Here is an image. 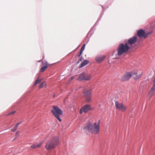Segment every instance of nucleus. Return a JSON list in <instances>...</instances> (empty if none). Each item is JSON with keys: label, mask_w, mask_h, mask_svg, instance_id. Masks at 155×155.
<instances>
[{"label": "nucleus", "mask_w": 155, "mask_h": 155, "mask_svg": "<svg viewBox=\"0 0 155 155\" xmlns=\"http://www.w3.org/2000/svg\"><path fill=\"white\" fill-rule=\"evenodd\" d=\"M84 129H87L92 134H97L100 131V121H98L96 122L93 125L89 123L84 127Z\"/></svg>", "instance_id": "nucleus-1"}, {"label": "nucleus", "mask_w": 155, "mask_h": 155, "mask_svg": "<svg viewBox=\"0 0 155 155\" xmlns=\"http://www.w3.org/2000/svg\"><path fill=\"white\" fill-rule=\"evenodd\" d=\"M130 48V46L127 43L120 44L117 49V54H115L116 58H119L123 54L127 52Z\"/></svg>", "instance_id": "nucleus-2"}, {"label": "nucleus", "mask_w": 155, "mask_h": 155, "mask_svg": "<svg viewBox=\"0 0 155 155\" xmlns=\"http://www.w3.org/2000/svg\"><path fill=\"white\" fill-rule=\"evenodd\" d=\"M59 143L58 138L55 137L47 143L45 147L47 150H50L54 149Z\"/></svg>", "instance_id": "nucleus-3"}, {"label": "nucleus", "mask_w": 155, "mask_h": 155, "mask_svg": "<svg viewBox=\"0 0 155 155\" xmlns=\"http://www.w3.org/2000/svg\"><path fill=\"white\" fill-rule=\"evenodd\" d=\"M53 109L51 110V113L59 121L61 122V120L60 116L62 115V111L57 106H53Z\"/></svg>", "instance_id": "nucleus-4"}, {"label": "nucleus", "mask_w": 155, "mask_h": 155, "mask_svg": "<svg viewBox=\"0 0 155 155\" xmlns=\"http://www.w3.org/2000/svg\"><path fill=\"white\" fill-rule=\"evenodd\" d=\"M92 78L91 75V74L82 73L80 74L78 79L79 81L86 80L89 81L91 80Z\"/></svg>", "instance_id": "nucleus-5"}, {"label": "nucleus", "mask_w": 155, "mask_h": 155, "mask_svg": "<svg viewBox=\"0 0 155 155\" xmlns=\"http://www.w3.org/2000/svg\"><path fill=\"white\" fill-rule=\"evenodd\" d=\"M115 105L117 109L123 112L124 111L127 109V107L121 103H119L118 101L115 102Z\"/></svg>", "instance_id": "nucleus-6"}, {"label": "nucleus", "mask_w": 155, "mask_h": 155, "mask_svg": "<svg viewBox=\"0 0 155 155\" xmlns=\"http://www.w3.org/2000/svg\"><path fill=\"white\" fill-rule=\"evenodd\" d=\"M153 32V31H151V32H148L147 33L146 35L145 36L144 35L145 34V31L143 30L140 29L138 30L137 31V35L138 36L140 37H146L147 36L149 35H150Z\"/></svg>", "instance_id": "nucleus-7"}, {"label": "nucleus", "mask_w": 155, "mask_h": 155, "mask_svg": "<svg viewBox=\"0 0 155 155\" xmlns=\"http://www.w3.org/2000/svg\"><path fill=\"white\" fill-rule=\"evenodd\" d=\"M131 76L133 77L135 79H139L141 76L142 72L138 71H134L131 72Z\"/></svg>", "instance_id": "nucleus-8"}, {"label": "nucleus", "mask_w": 155, "mask_h": 155, "mask_svg": "<svg viewBox=\"0 0 155 155\" xmlns=\"http://www.w3.org/2000/svg\"><path fill=\"white\" fill-rule=\"evenodd\" d=\"M91 110V107L90 105H86L80 109L79 113L80 114H81L83 112L86 113L89 110Z\"/></svg>", "instance_id": "nucleus-9"}, {"label": "nucleus", "mask_w": 155, "mask_h": 155, "mask_svg": "<svg viewBox=\"0 0 155 155\" xmlns=\"http://www.w3.org/2000/svg\"><path fill=\"white\" fill-rule=\"evenodd\" d=\"M137 37L136 36H134L128 39L127 43V44L128 45L130 46H130L135 44V43L137 41Z\"/></svg>", "instance_id": "nucleus-10"}, {"label": "nucleus", "mask_w": 155, "mask_h": 155, "mask_svg": "<svg viewBox=\"0 0 155 155\" xmlns=\"http://www.w3.org/2000/svg\"><path fill=\"white\" fill-rule=\"evenodd\" d=\"M155 94V87L152 86L148 92V97L150 100L151 97Z\"/></svg>", "instance_id": "nucleus-11"}, {"label": "nucleus", "mask_w": 155, "mask_h": 155, "mask_svg": "<svg viewBox=\"0 0 155 155\" xmlns=\"http://www.w3.org/2000/svg\"><path fill=\"white\" fill-rule=\"evenodd\" d=\"M131 72L126 73L122 78L121 79V81H124L128 80L131 77Z\"/></svg>", "instance_id": "nucleus-12"}, {"label": "nucleus", "mask_w": 155, "mask_h": 155, "mask_svg": "<svg viewBox=\"0 0 155 155\" xmlns=\"http://www.w3.org/2000/svg\"><path fill=\"white\" fill-rule=\"evenodd\" d=\"M106 57V56L104 55H98L96 57L95 59L97 62L100 63L103 61Z\"/></svg>", "instance_id": "nucleus-13"}, {"label": "nucleus", "mask_w": 155, "mask_h": 155, "mask_svg": "<svg viewBox=\"0 0 155 155\" xmlns=\"http://www.w3.org/2000/svg\"><path fill=\"white\" fill-rule=\"evenodd\" d=\"M91 92V91L90 88L85 89L83 93L85 96H89Z\"/></svg>", "instance_id": "nucleus-14"}, {"label": "nucleus", "mask_w": 155, "mask_h": 155, "mask_svg": "<svg viewBox=\"0 0 155 155\" xmlns=\"http://www.w3.org/2000/svg\"><path fill=\"white\" fill-rule=\"evenodd\" d=\"M42 143L40 142L39 143H35L32 145L31 147V148H38L40 147L42 144Z\"/></svg>", "instance_id": "nucleus-15"}, {"label": "nucleus", "mask_w": 155, "mask_h": 155, "mask_svg": "<svg viewBox=\"0 0 155 155\" xmlns=\"http://www.w3.org/2000/svg\"><path fill=\"white\" fill-rule=\"evenodd\" d=\"M89 63V61L88 60H84L81 64L80 66L79 67V68H81L85 66V65L88 64Z\"/></svg>", "instance_id": "nucleus-16"}, {"label": "nucleus", "mask_w": 155, "mask_h": 155, "mask_svg": "<svg viewBox=\"0 0 155 155\" xmlns=\"http://www.w3.org/2000/svg\"><path fill=\"white\" fill-rule=\"evenodd\" d=\"M44 57L43 56L42 59L41 60L39 61L38 62H40L41 61L42 66H43V67H46V68H47L48 66L49 65L48 63V62L46 61H42V60L44 59Z\"/></svg>", "instance_id": "nucleus-17"}, {"label": "nucleus", "mask_w": 155, "mask_h": 155, "mask_svg": "<svg viewBox=\"0 0 155 155\" xmlns=\"http://www.w3.org/2000/svg\"><path fill=\"white\" fill-rule=\"evenodd\" d=\"M46 85V84L45 82H43L41 83L39 85V88H41L45 87Z\"/></svg>", "instance_id": "nucleus-18"}, {"label": "nucleus", "mask_w": 155, "mask_h": 155, "mask_svg": "<svg viewBox=\"0 0 155 155\" xmlns=\"http://www.w3.org/2000/svg\"><path fill=\"white\" fill-rule=\"evenodd\" d=\"M41 79H39V78H38V79L35 81L34 85H36L40 83L41 81Z\"/></svg>", "instance_id": "nucleus-19"}, {"label": "nucleus", "mask_w": 155, "mask_h": 155, "mask_svg": "<svg viewBox=\"0 0 155 155\" xmlns=\"http://www.w3.org/2000/svg\"><path fill=\"white\" fill-rule=\"evenodd\" d=\"M152 82H153L152 86L155 87V75H154L152 78Z\"/></svg>", "instance_id": "nucleus-20"}, {"label": "nucleus", "mask_w": 155, "mask_h": 155, "mask_svg": "<svg viewBox=\"0 0 155 155\" xmlns=\"http://www.w3.org/2000/svg\"><path fill=\"white\" fill-rule=\"evenodd\" d=\"M47 68L46 67H42L40 70V72H43Z\"/></svg>", "instance_id": "nucleus-21"}, {"label": "nucleus", "mask_w": 155, "mask_h": 155, "mask_svg": "<svg viewBox=\"0 0 155 155\" xmlns=\"http://www.w3.org/2000/svg\"><path fill=\"white\" fill-rule=\"evenodd\" d=\"M87 97L86 99V101L88 102H90L91 100V97L90 96H87Z\"/></svg>", "instance_id": "nucleus-22"}, {"label": "nucleus", "mask_w": 155, "mask_h": 155, "mask_svg": "<svg viewBox=\"0 0 155 155\" xmlns=\"http://www.w3.org/2000/svg\"><path fill=\"white\" fill-rule=\"evenodd\" d=\"M17 128L18 127L15 125L13 128L11 129V131L12 132H15L17 129Z\"/></svg>", "instance_id": "nucleus-23"}, {"label": "nucleus", "mask_w": 155, "mask_h": 155, "mask_svg": "<svg viewBox=\"0 0 155 155\" xmlns=\"http://www.w3.org/2000/svg\"><path fill=\"white\" fill-rule=\"evenodd\" d=\"M15 111H12V112H11L10 113H8L7 114V116L10 115H11L13 114H15Z\"/></svg>", "instance_id": "nucleus-24"}, {"label": "nucleus", "mask_w": 155, "mask_h": 155, "mask_svg": "<svg viewBox=\"0 0 155 155\" xmlns=\"http://www.w3.org/2000/svg\"><path fill=\"white\" fill-rule=\"evenodd\" d=\"M85 46V44H83V46L81 47V50H82V51H83L84 50V49Z\"/></svg>", "instance_id": "nucleus-25"}, {"label": "nucleus", "mask_w": 155, "mask_h": 155, "mask_svg": "<svg viewBox=\"0 0 155 155\" xmlns=\"http://www.w3.org/2000/svg\"><path fill=\"white\" fill-rule=\"evenodd\" d=\"M19 131H17V132H16L15 135V137L16 138H17L19 136Z\"/></svg>", "instance_id": "nucleus-26"}, {"label": "nucleus", "mask_w": 155, "mask_h": 155, "mask_svg": "<svg viewBox=\"0 0 155 155\" xmlns=\"http://www.w3.org/2000/svg\"><path fill=\"white\" fill-rule=\"evenodd\" d=\"M83 51L81 50V51L79 53V55L78 56V57H80L81 56V55L82 54Z\"/></svg>", "instance_id": "nucleus-27"}, {"label": "nucleus", "mask_w": 155, "mask_h": 155, "mask_svg": "<svg viewBox=\"0 0 155 155\" xmlns=\"http://www.w3.org/2000/svg\"><path fill=\"white\" fill-rule=\"evenodd\" d=\"M22 123V122H19L16 125H15L17 126V127H18V126L20 125V124H21V123Z\"/></svg>", "instance_id": "nucleus-28"}, {"label": "nucleus", "mask_w": 155, "mask_h": 155, "mask_svg": "<svg viewBox=\"0 0 155 155\" xmlns=\"http://www.w3.org/2000/svg\"><path fill=\"white\" fill-rule=\"evenodd\" d=\"M82 59V57H81L80 59L78 60L77 62V64H78L80 61H81Z\"/></svg>", "instance_id": "nucleus-29"}, {"label": "nucleus", "mask_w": 155, "mask_h": 155, "mask_svg": "<svg viewBox=\"0 0 155 155\" xmlns=\"http://www.w3.org/2000/svg\"><path fill=\"white\" fill-rule=\"evenodd\" d=\"M74 78V76H72V77L69 80V81H71L72 80H73Z\"/></svg>", "instance_id": "nucleus-30"}, {"label": "nucleus", "mask_w": 155, "mask_h": 155, "mask_svg": "<svg viewBox=\"0 0 155 155\" xmlns=\"http://www.w3.org/2000/svg\"><path fill=\"white\" fill-rule=\"evenodd\" d=\"M55 97V95H54V96H53V97Z\"/></svg>", "instance_id": "nucleus-31"}]
</instances>
